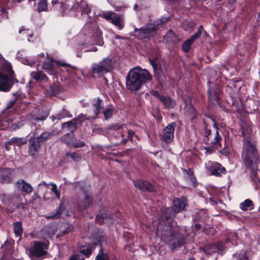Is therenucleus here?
Here are the masks:
<instances>
[{"instance_id":"f257e3e1","label":"nucleus","mask_w":260,"mask_h":260,"mask_svg":"<svg viewBox=\"0 0 260 260\" xmlns=\"http://www.w3.org/2000/svg\"><path fill=\"white\" fill-rule=\"evenodd\" d=\"M165 221L162 220L159 222L156 235L160 237L172 249H175L177 246L184 244V239L178 234L176 222L170 221L167 215H165Z\"/></svg>"},{"instance_id":"f03ea898","label":"nucleus","mask_w":260,"mask_h":260,"mask_svg":"<svg viewBox=\"0 0 260 260\" xmlns=\"http://www.w3.org/2000/svg\"><path fill=\"white\" fill-rule=\"evenodd\" d=\"M152 81V76L147 70L136 67L128 72L126 77V86L129 90L135 91L140 89L143 84Z\"/></svg>"},{"instance_id":"7ed1b4c3","label":"nucleus","mask_w":260,"mask_h":260,"mask_svg":"<svg viewBox=\"0 0 260 260\" xmlns=\"http://www.w3.org/2000/svg\"><path fill=\"white\" fill-rule=\"evenodd\" d=\"M251 128L246 126L242 127V134L244 138V148L242 154L245 164L251 167L257 162L258 157L254 143L249 136L251 134Z\"/></svg>"},{"instance_id":"20e7f679","label":"nucleus","mask_w":260,"mask_h":260,"mask_svg":"<svg viewBox=\"0 0 260 260\" xmlns=\"http://www.w3.org/2000/svg\"><path fill=\"white\" fill-rule=\"evenodd\" d=\"M48 245L49 242L47 241H34L29 249L30 258L35 260L36 258L45 255L47 253Z\"/></svg>"},{"instance_id":"39448f33","label":"nucleus","mask_w":260,"mask_h":260,"mask_svg":"<svg viewBox=\"0 0 260 260\" xmlns=\"http://www.w3.org/2000/svg\"><path fill=\"white\" fill-rule=\"evenodd\" d=\"M112 61L109 58H105L99 63H93L92 65V70L93 73L104 74L109 72L112 68Z\"/></svg>"},{"instance_id":"423d86ee","label":"nucleus","mask_w":260,"mask_h":260,"mask_svg":"<svg viewBox=\"0 0 260 260\" xmlns=\"http://www.w3.org/2000/svg\"><path fill=\"white\" fill-rule=\"evenodd\" d=\"M168 20V18L161 19L160 20L156 21L153 25L150 24L147 26L144 27L140 30V37L142 39L149 38L150 36L153 35L155 30L158 27L159 22L162 23Z\"/></svg>"},{"instance_id":"0eeeda50","label":"nucleus","mask_w":260,"mask_h":260,"mask_svg":"<svg viewBox=\"0 0 260 260\" xmlns=\"http://www.w3.org/2000/svg\"><path fill=\"white\" fill-rule=\"evenodd\" d=\"M102 17L107 20H111V22L119 30L122 29L123 27L122 19L118 14L108 12L102 14Z\"/></svg>"},{"instance_id":"6e6552de","label":"nucleus","mask_w":260,"mask_h":260,"mask_svg":"<svg viewBox=\"0 0 260 260\" xmlns=\"http://www.w3.org/2000/svg\"><path fill=\"white\" fill-rule=\"evenodd\" d=\"M176 126V123L172 122L167 125L164 129L163 134L160 135V137L166 143H169L172 141Z\"/></svg>"},{"instance_id":"1a4fd4ad","label":"nucleus","mask_w":260,"mask_h":260,"mask_svg":"<svg viewBox=\"0 0 260 260\" xmlns=\"http://www.w3.org/2000/svg\"><path fill=\"white\" fill-rule=\"evenodd\" d=\"M206 168L213 175L221 176V173H224L225 169L218 162L208 161L205 164Z\"/></svg>"},{"instance_id":"9d476101","label":"nucleus","mask_w":260,"mask_h":260,"mask_svg":"<svg viewBox=\"0 0 260 260\" xmlns=\"http://www.w3.org/2000/svg\"><path fill=\"white\" fill-rule=\"evenodd\" d=\"M135 186L142 190H147L149 191H154L155 189L153 185L147 181H144L142 180H137L134 181Z\"/></svg>"},{"instance_id":"9b49d317","label":"nucleus","mask_w":260,"mask_h":260,"mask_svg":"<svg viewBox=\"0 0 260 260\" xmlns=\"http://www.w3.org/2000/svg\"><path fill=\"white\" fill-rule=\"evenodd\" d=\"M12 87V84L10 83L8 76L0 72V91L7 92Z\"/></svg>"},{"instance_id":"f8f14e48","label":"nucleus","mask_w":260,"mask_h":260,"mask_svg":"<svg viewBox=\"0 0 260 260\" xmlns=\"http://www.w3.org/2000/svg\"><path fill=\"white\" fill-rule=\"evenodd\" d=\"M40 148V141L38 138H34L30 140L29 146V153L32 157H36Z\"/></svg>"},{"instance_id":"ddd939ff","label":"nucleus","mask_w":260,"mask_h":260,"mask_svg":"<svg viewBox=\"0 0 260 260\" xmlns=\"http://www.w3.org/2000/svg\"><path fill=\"white\" fill-rule=\"evenodd\" d=\"M186 199L185 198H181L180 199L175 198L173 201L174 205L172 207V209L175 212H179L184 210L186 204Z\"/></svg>"},{"instance_id":"4468645a","label":"nucleus","mask_w":260,"mask_h":260,"mask_svg":"<svg viewBox=\"0 0 260 260\" xmlns=\"http://www.w3.org/2000/svg\"><path fill=\"white\" fill-rule=\"evenodd\" d=\"M16 187L18 190L26 193H29L32 190L31 185L26 181L20 180L16 182Z\"/></svg>"},{"instance_id":"2eb2a0df","label":"nucleus","mask_w":260,"mask_h":260,"mask_svg":"<svg viewBox=\"0 0 260 260\" xmlns=\"http://www.w3.org/2000/svg\"><path fill=\"white\" fill-rule=\"evenodd\" d=\"M0 181L2 182H10L12 178V171L4 169L0 171Z\"/></svg>"},{"instance_id":"dca6fc26","label":"nucleus","mask_w":260,"mask_h":260,"mask_svg":"<svg viewBox=\"0 0 260 260\" xmlns=\"http://www.w3.org/2000/svg\"><path fill=\"white\" fill-rule=\"evenodd\" d=\"M43 69L50 75H53L56 73L53 64L52 60H46L42 66Z\"/></svg>"},{"instance_id":"f3484780","label":"nucleus","mask_w":260,"mask_h":260,"mask_svg":"<svg viewBox=\"0 0 260 260\" xmlns=\"http://www.w3.org/2000/svg\"><path fill=\"white\" fill-rule=\"evenodd\" d=\"M27 140L26 138L14 137L9 140V143H11L12 145L18 146L26 144Z\"/></svg>"},{"instance_id":"a211bd4d","label":"nucleus","mask_w":260,"mask_h":260,"mask_svg":"<svg viewBox=\"0 0 260 260\" xmlns=\"http://www.w3.org/2000/svg\"><path fill=\"white\" fill-rule=\"evenodd\" d=\"M31 77L37 81L47 82L48 78L42 71L33 72L31 73Z\"/></svg>"},{"instance_id":"6ab92c4d","label":"nucleus","mask_w":260,"mask_h":260,"mask_svg":"<svg viewBox=\"0 0 260 260\" xmlns=\"http://www.w3.org/2000/svg\"><path fill=\"white\" fill-rule=\"evenodd\" d=\"M92 200L89 196L85 195L83 200H81L79 202V206L81 210H85L91 204Z\"/></svg>"},{"instance_id":"aec40b11","label":"nucleus","mask_w":260,"mask_h":260,"mask_svg":"<svg viewBox=\"0 0 260 260\" xmlns=\"http://www.w3.org/2000/svg\"><path fill=\"white\" fill-rule=\"evenodd\" d=\"M102 102V100L99 98L95 99L94 100L93 106L94 108V116H93L92 118H96V116L98 115L99 113H100V110L103 108V107L101 106Z\"/></svg>"},{"instance_id":"412c9836","label":"nucleus","mask_w":260,"mask_h":260,"mask_svg":"<svg viewBox=\"0 0 260 260\" xmlns=\"http://www.w3.org/2000/svg\"><path fill=\"white\" fill-rule=\"evenodd\" d=\"M14 231L16 237L18 238V240L21 239L22 234V228L21 223L17 222L14 223Z\"/></svg>"},{"instance_id":"4be33fe9","label":"nucleus","mask_w":260,"mask_h":260,"mask_svg":"<svg viewBox=\"0 0 260 260\" xmlns=\"http://www.w3.org/2000/svg\"><path fill=\"white\" fill-rule=\"evenodd\" d=\"M240 207L243 211L251 210L253 208V204L251 200L247 199L240 204Z\"/></svg>"},{"instance_id":"5701e85b","label":"nucleus","mask_w":260,"mask_h":260,"mask_svg":"<svg viewBox=\"0 0 260 260\" xmlns=\"http://www.w3.org/2000/svg\"><path fill=\"white\" fill-rule=\"evenodd\" d=\"M185 102L186 104V106L185 107V111L188 114L191 115V118H194L196 114V111L195 109L191 104H189V102Z\"/></svg>"},{"instance_id":"b1692460","label":"nucleus","mask_w":260,"mask_h":260,"mask_svg":"<svg viewBox=\"0 0 260 260\" xmlns=\"http://www.w3.org/2000/svg\"><path fill=\"white\" fill-rule=\"evenodd\" d=\"M66 155L70 157L74 161H80L82 158L81 154L77 152H67Z\"/></svg>"},{"instance_id":"393cba45","label":"nucleus","mask_w":260,"mask_h":260,"mask_svg":"<svg viewBox=\"0 0 260 260\" xmlns=\"http://www.w3.org/2000/svg\"><path fill=\"white\" fill-rule=\"evenodd\" d=\"M38 11L39 12L47 11L48 10L47 2L46 0H40L38 4Z\"/></svg>"},{"instance_id":"a878e982","label":"nucleus","mask_w":260,"mask_h":260,"mask_svg":"<svg viewBox=\"0 0 260 260\" xmlns=\"http://www.w3.org/2000/svg\"><path fill=\"white\" fill-rule=\"evenodd\" d=\"M95 259L96 260H109L107 252L102 248L100 249Z\"/></svg>"},{"instance_id":"bb28decb","label":"nucleus","mask_w":260,"mask_h":260,"mask_svg":"<svg viewBox=\"0 0 260 260\" xmlns=\"http://www.w3.org/2000/svg\"><path fill=\"white\" fill-rule=\"evenodd\" d=\"M161 101H162L165 105V107L168 108L173 107L174 106V102L172 101L170 98L164 97L161 98Z\"/></svg>"},{"instance_id":"cd10ccee","label":"nucleus","mask_w":260,"mask_h":260,"mask_svg":"<svg viewBox=\"0 0 260 260\" xmlns=\"http://www.w3.org/2000/svg\"><path fill=\"white\" fill-rule=\"evenodd\" d=\"M194 42L190 38L187 40L182 45V48L183 50L186 52H188L190 48L191 44Z\"/></svg>"},{"instance_id":"c85d7f7f","label":"nucleus","mask_w":260,"mask_h":260,"mask_svg":"<svg viewBox=\"0 0 260 260\" xmlns=\"http://www.w3.org/2000/svg\"><path fill=\"white\" fill-rule=\"evenodd\" d=\"M168 42H173L176 40V36L171 30H169L164 37Z\"/></svg>"},{"instance_id":"c756f323","label":"nucleus","mask_w":260,"mask_h":260,"mask_svg":"<svg viewBox=\"0 0 260 260\" xmlns=\"http://www.w3.org/2000/svg\"><path fill=\"white\" fill-rule=\"evenodd\" d=\"M214 126L216 127L215 123H214ZM217 128V127H216ZM214 140L211 142V143L214 145L220 146V141L221 140V138L219 136L218 132L216 129V134L214 137Z\"/></svg>"},{"instance_id":"7c9ffc66","label":"nucleus","mask_w":260,"mask_h":260,"mask_svg":"<svg viewBox=\"0 0 260 260\" xmlns=\"http://www.w3.org/2000/svg\"><path fill=\"white\" fill-rule=\"evenodd\" d=\"M149 60L151 63V64L153 67L155 78L157 80H158V77H157V76L156 75V74L157 73H158V71L159 70V68L157 66L156 61L155 60L149 59Z\"/></svg>"},{"instance_id":"2f4dec72","label":"nucleus","mask_w":260,"mask_h":260,"mask_svg":"<svg viewBox=\"0 0 260 260\" xmlns=\"http://www.w3.org/2000/svg\"><path fill=\"white\" fill-rule=\"evenodd\" d=\"M210 248L212 250V252H219L222 250V246L220 243L214 244L211 245Z\"/></svg>"},{"instance_id":"473e14b6","label":"nucleus","mask_w":260,"mask_h":260,"mask_svg":"<svg viewBox=\"0 0 260 260\" xmlns=\"http://www.w3.org/2000/svg\"><path fill=\"white\" fill-rule=\"evenodd\" d=\"M182 27L184 30L190 32L193 29V24L192 22L184 21L182 23Z\"/></svg>"},{"instance_id":"72a5a7b5","label":"nucleus","mask_w":260,"mask_h":260,"mask_svg":"<svg viewBox=\"0 0 260 260\" xmlns=\"http://www.w3.org/2000/svg\"><path fill=\"white\" fill-rule=\"evenodd\" d=\"M94 38L96 39L95 44L99 46H102L104 44L103 38L101 36L100 32H98L96 35L94 36Z\"/></svg>"},{"instance_id":"f704fd0d","label":"nucleus","mask_w":260,"mask_h":260,"mask_svg":"<svg viewBox=\"0 0 260 260\" xmlns=\"http://www.w3.org/2000/svg\"><path fill=\"white\" fill-rule=\"evenodd\" d=\"M209 96L210 100L217 101L218 98L214 90L209 87L208 89Z\"/></svg>"},{"instance_id":"c9c22d12","label":"nucleus","mask_w":260,"mask_h":260,"mask_svg":"<svg viewBox=\"0 0 260 260\" xmlns=\"http://www.w3.org/2000/svg\"><path fill=\"white\" fill-rule=\"evenodd\" d=\"M50 185L52 186L51 190L54 193L55 197L57 199L60 198V192L57 189V186L54 183H51Z\"/></svg>"},{"instance_id":"e433bc0d","label":"nucleus","mask_w":260,"mask_h":260,"mask_svg":"<svg viewBox=\"0 0 260 260\" xmlns=\"http://www.w3.org/2000/svg\"><path fill=\"white\" fill-rule=\"evenodd\" d=\"M187 173V176L186 177L187 179H188L191 183L194 185L196 183V179L193 175V172L189 170Z\"/></svg>"},{"instance_id":"4c0bfd02","label":"nucleus","mask_w":260,"mask_h":260,"mask_svg":"<svg viewBox=\"0 0 260 260\" xmlns=\"http://www.w3.org/2000/svg\"><path fill=\"white\" fill-rule=\"evenodd\" d=\"M203 26L202 25H200L198 27V31L194 35H193L192 36H191L190 37V38L193 40L194 41L197 39L198 38H199L201 34H202V30L203 29Z\"/></svg>"},{"instance_id":"58836bf2","label":"nucleus","mask_w":260,"mask_h":260,"mask_svg":"<svg viewBox=\"0 0 260 260\" xmlns=\"http://www.w3.org/2000/svg\"><path fill=\"white\" fill-rule=\"evenodd\" d=\"M51 134L48 132H45L44 133H42L41 136L38 138L39 139V140L40 141H45L47 139H49L51 136Z\"/></svg>"},{"instance_id":"ea45409f","label":"nucleus","mask_w":260,"mask_h":260,"mask_svg":"<svg viewBox=\"0 0 260 260\" xmlns=\"http://www.w3.org/2000/svg\"><path fill=\"white\" fill-rule=\"evenodd\" d=\"M93 248H91L90 247L83 248L80 249V251L81 253L84 254L87 257H88L91 253Z\"/></svg>"},{"instance_id":"a19ab883","label":"nucleus","mask_w":260,"mask_h":260,"mask_svg":"<svg viewBox=\"0 0 260 260\" xmlns=\"http://www.w3.org/2000/svg\"><path fill=\"white\" fill-rule=\"evenodd\" d=\"M124 126L122 124H114L111 126L110 128L113 129L116 131L120 132L121 129H123Z\"/></svg>"},{"instance_id":"79ce46f5","label":"nucleus","mask_w":260,"mask_h":260,"mask_svg":"<svg viewBox=\"0 0 260 260\" xmlns=\"http://www.w3.org/2000/svg\"><path fill=\"white\" fill-rule=\"evenodd\" d=\"M113 114V111L111 109H108L104 112V114L105 119H107L111 117Z\"/></svg>"},{"instance_id":"37998d69","label":"nucleus","mask_w":260,"mask_h":260,"mask_svg":"<svg viewBox=\"0 0 260 260\" xmlns=\"http://www.w3.org/2000/svg\"><path fill=\"white\" fill-rule=\"evenodd\" d=\"M104 240H105V238L104 236H100L99 237V238L98 237H96L94 239L95 241L93 242L94 243V246L98 244H99V245H101V242L102 241H104Z\"/></svg>"},{"instance_id":"c03bdc74","label":"nucleus","mask_w":260,"mask_h":260,"mask_svg":"<svg viewBox=\"0 0 260 260\" xmlns=\"http://www.w3.org/2000/svg\"><path fill=\"white\" fill-rule=\"evenodd\" d=\"M70 145L75 148H80L84 146L85 143L84 142L81 141L79 143H73Z\"/></svg>"},{"instance_id":"a18cd8bd","label":"nucleus","mask_w":260,"mask_h":260,"mask_svg":"<svg viewBox=\"0 0 260 260\" xmlns=\"http://www.w3.org/2000/svg\"><path fill=\"white\" fill-rule=\"evenodd\" d=\"M29 29H25L23 27H21L19 30V33L21 34L22 32L23 35H28L29 37H30L32 35L30 33H29Z\"/></svg>"},{"instance_id":"49530a36","label":"nucleus","mask_w":260,"mask_h":260,"mask_svg":"<svg viewBox=\"0 0 260 260\" xmlns=\"http://www.w3.org/2000/svg\"><path fill=\"white\" fill-rule=\"evenodd\" d=\"M150 93L151 95L158 98L160 101L161 100V98L164 97L163 95H160L157 91L151 90Z\"/></svg>"},{"instance_id":"de8ad7c7","label":"nucleus","mask_w":260,"mask_h":260,"mask_svg":"<svg viewBox=\"0 0 260 260\" xmlns=\"http://www.w3.org/2000/svg\"><path fill=\"white\" fill-rule=\"evenodd\" d=\"M74 124L75 123L73 121H68L66 123H64L63 126V127H69L71 126L73 128L74 127Z\"/></svg>"},{"instance_id":"09e8293b","label":"nucleus","mask_w":260,"mask_h":260,"mask_svg":"<svg viewBox=\"0 0 260 260\" xmlns=\"http://www.w3.org/2000/svg\"><path fill=\"white\" fill-rule=\"evenodd\" d=\"M0 13H1V14L2 15V16H1L2 18H7L8 14H7L6 11L5 9H2Z\"/></svg>"},{"instance_id":"8fccbe9b","label":"nucleus","mask_w":260,"mask_h":260,"mask_svg":"<svg viewBox=\"0 0 260 260\" xmlns=\"http://www.w3.org/2000/svg\"><path fill=\"white\" fill-rule=\"evenodd\" d=\"M6 66H7V70H8L9 75L10 76H12V74L13 73V71H12V67H11V64H10L9 63H8L6 64Z\"/></svg>"},{"instance_id":"3c124183","label":"nucleus","mask_w":260,"mask_h":260,"mask_svg":"<svg viewBox=\"0 0 260 260\" xmlns=\"http://www.w3.org/2000/svg\"><path fill=\"white\" fill-rule=\"evenodd\" d=\"M56 64L58 65L59 66L67 67H70L71 66L68 63H66L64 62H60V61H55Z\"/></svg>"},{"instance_id":"603ef678","label":"nucleus","mask_w":260,"mask_h":260,"mask_svg":"<svg viewBox=\"0 0 260 260\" xmlns=\"http://www.w3.org/2000/svg\"><path fill=\"white\" fill-rule=\"evenodd\" d=\"M47 117V114H45V115H44L41 117H35L33 118V119L34 120H35L36 121L44 120Z\"/></svg>"},{"instance_id":"864d4df0","label":"nucleus","mask_w":260,"mask_h":260,"mask_svg":"<svg viewBox=\"0 0 260 260\" xmlns=\"http://www.w3.org/2000/svg\"><path fill=\"white\" fill-rule=\"evenodd\" d=\"M210 133H211L210 129H208L207 127H206V128H205V134L206 135V136L208 137V141H209L210 139L212 138L211 136L209 137V136L210 135Z\"/></svg>"},{"instance_id":"5fc2aeb1","label":"nucleus","mask_w":260,"mask_h":260,"mask_svg":"<svg viewBox=\"0 0 260 260\" xmlns=\"http://www.w3.org/2000/svg\"><path fill=\"white\" fill-rule=\"evenodd\" d=\"M1 199L3 202H4L5 204H7V197L6 195L3 194L1 196Z\"/></svg>"},{"instance_id":"6e6d98bb","label":"nucleus","mask_w":260,"mask_h":260,"mask_svg":"<svg viewBox=\"0 0 260 260\" xmlns=\"http://www.w3.org/2000/svg\"><path fill=\"white\" fill-rule=\"evenodd\" d=\"M59 216V214L57 212L56 214L53 215H51V216H46V217L47 218H48V219H50V218H57L58 216Z\"/></svg>"},{"instance_id":"4d7b16f0","label":"nucleus","mask_w":260,"mask_h":260,"mask_svg":"<svg viewBox=\"0 0 260 260\" xmlns=\"http://www.w3.org/2000/svg\"><path fill=\"white\" fill-rule=\"evenodd\" d=\"M14 103H15L14 101H10L7 105V108L10 109V108H12L13 107V106L14 105Z\"/></svg>"},{"instance_id":"13d9d810","label":"nucleus","mask_w":260,"mask_h":260,"mask_svg":"<svg viewBox=\"0 0 260 260\" xmlns=\"http://www.w3.org/2000/svg\"><path fill=\"white\" fill-rule=\"evenodd\" d=\"M12 144L11 143H9V140L6 142L5 143V148L7 150H9L10 148V145H11Z\"/></svg>"},{"instance_id":"bf43d9fd","label":"nucleus","mask_w":260,"mask_h":260,"mask_svg":"<svg viewBox=\"0 0 260 260\" xmlns=\"http://www.w3.org/2000/svg\"><path fill=\"white\" fill-rule=\"evenodd\" d=\"M128 132V138L131 139L132 136L134 134V133L133 132H129V131Z\"/></svg>"},{"instance_id":"052dcab7","label":"nucleus","mask_w":260,"mask_h":260,"mask_svg":"<svg viewBox=\"0 0 260 260\" xmlns=\"http://www.w3.org/2000/svg\"><path fill=\"white\" fill-rule=\"evenodd\" d=\"M98 50L96 47H93L92 49L88 50V51H94L95 52Z\"/></svg>"},{"instance_id":"680f3d73","label":"nucleus","mask_w":260,"mask_h":260,"mask_svg":"<svg viewBox=\"0 0 260 260\" xmlns=\"http://www.w3.org/2000/svg\"><path fill=\"white\" fill-rule=\"evenodd\" d=\"M57 3H58L57 0H52V3L53 4H55Z\"/></svg>"},{"instance_id":"e2e57ef3","label":"nucleus","mask_w":260,"mask_h":260,"mask_svg":"<svg viewBox=\"0 0 260 260\" xmlns=\"http://www.w3.org/2000/svg\"><path fill=\"white\" fill-rule=\"evenodd\" d=\"M80 116V117H79V118H84L85 116L84 115H83V114H80V116Z\"/></svg>"},{"instance_id":"0e129e2a","label":"nucleus","mask_w":260,"mask_h":260,"mask_svg":"<svg viewBox=\"0 0 260 260\" xmlns=\"http://www.w3.org/2000/svg\"><path fill=\"white\" fill-rule=\"evenodd\" d=\"M170 210H170V209L168 208V209H167L166 210V211H165V212H166V213H168L169 212H170Z\"/></svg>"},{"instance_id":"69168bd1","label":"nucleus","mask_w":260,"mask_h":260,"mask_svg":"<svg viewBox=\"0 0 260 260\" xmlns=\"http://www.w3.org/2000/svg\"><path fill=\"white\" fill-rule=\"evenodd\" d=\"M86 11V12L87 13H88L89 11H90V9H87V10H85Z\"/></svg>"},{"instance_id":"338daca9","label":"nucleus","mask_w":260,"mask_h":260,"mask_svg":"<svg viewBox=\"0 0 260 260\" xmlns=\"http://www.w3.org/2000/svg\"><path fill=\"white\" fill-rule=\"evenodd\" d=\"M43 184H44V185H47V186H48V185H50V184H47V183H45V182H43Z\"/></svg>"},{"instance_id":"774afa93","label":"nucleus","mask_w":260,"mask_h":260,"mask_svg":"<svg viewBox=\"0 0 260 260\" xmlns=\"http://www.w3.org/2000/svg\"><path fill=\"white\" fill-rule=\"evenodd\" d=\"M196 226H197V228H200V225H198V224H196Z\"/></svg>"}]
</instances>
